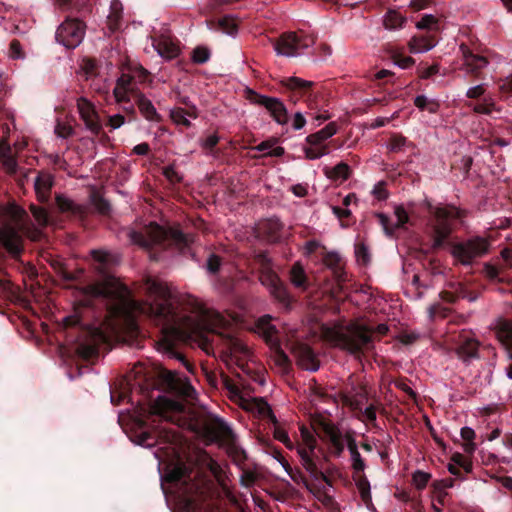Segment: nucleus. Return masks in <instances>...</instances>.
<instances>
[{
  "label": "nucleus",
  "instance_id": "23",
  "mask_svg": "<svg viewBox=\"0 0 512 512\" xmlns=\"http://www.w3.org/2000/svg\"><path fill=\"white\" fill-rule=\"evenodd\" d=\"M54 185V177L47 171H39L34 180V189L37 199L41 203H48L52 187Z\"/></svg>",
  "mask_w": 512,
  "mask_h": 512
},
{
  "label": "nucleus",
  "instance_id": "51",
  "mask_svg": "<svg viewBox=\"0 0 512 512\" xmlns=\"http://www.w3.org/2000/svg\"><path fill=\"white\" fill-rule=\"evenodd\" d=\"M395 216L397 221L395 223L396 230L399 228H403L406 224L410 223V214L413 213L412 210L407 211L402 205L395 207Z\"/></svg>",
  "mask_w": 512,
  "mask_h": 512
},
{
  "label": "nucleus",
  "instance_id": "2",
  "mask_svg": "<svg viewBox=\"0 0 512 512\" xmlns=\"http://www.w3.org/2000/svg\"><path fill=\"white\" fill-rule=\"evenodd\" d=\"M132 243L148 250L152 260H159V251L174 249L186 255L190 253L191 244L194 242L192 234L183 233L179 227H163L155 222L142 227L140 230H132L129 233Z\"/></svg>",
  "mask_w": 512,
  "mask_h": 512
},
{
  "label": "nucleus",
  "instance_id": "61",
  "mask_svg": "<svg viewBox=\"0 0 512 512\" xmlns=\"http://www.w3.org/2000/svg\"><path fill=\"white\" fill-rule=\"evenodd\" d=\"M406 142L407 139L404 136L394 134L390 138L388 148L391 152H398L405 146Z\"/></svg>",
  "mask_w": 512,
  "mask_h": 512
},
{
  "label": "nucleus",
  "instance_id": "3",
  "mask_svg": "<svg viewBox=\"0 0 512 512\" xmlns=\"http://www.w3.org/2000/svg\"><path fill=\"white\" fill-rule=\"evenodd\" d=\"M388 330L386 324H379L374 329L354 320L347 324L326 327L323 330V335L333 346L360 359L366 352L374 348V333L386 335Z\"/></svg>",
  "mask_w": 512,
  "mask_h": 512
},
{
  "label": "nucleus",
  "instance_id": "6",
  "mask_svg": "<svg viewBox=\"0 0 512 512\" xmlns=\"http://www.w3.org/2000/svg\"><path fill=\"white\" fill-rule=\"evenodd\" d=\"M425 205L431 214V219L428 222V237L431 240L430 249L432 252H437L450 245L451 218L454 215L447 208H434L428 201H425Z\"/></svg>",
  "mask_w": 512,
  "mask_h": 512
},
{
  "label": "nucleus",
  "instance_id": "58",
  "mask_svg": "<svg viewBox=\"0 0 512 512\" xmlns=\"http://www.w3.org/2000/svg\"><path fill=\"white\" fill-rule=\"evenodd\" d=\"M432 492L437 498L438 502L444 503V498L447 496L446 487L444 486L443 480H436L432 483Z\"/></svg>",
  "mask_w": 512,
  "mask_h": 512
},
{
  "label": "nucleus",
  "instance_id": "33",
  "mask_svg": "<svg viewBox=\"0 0 512 512\" xmlns=\"http://www.w3.org/2000/svg\"><path fill=\"white\" fill-rule=\"evenodd\" d=\"M289 279L294 287L302 291H306L309 287V279L300 262L294 263L290 268Z\"/></svg>",
  "mask_w": 512,
  "mask_h": 512
},
{
  "label": "nucleus",
  "instance_id": "48",
  "mask_svg": "<svg viewBox=\"0 0 512 512\" xmlns=\"http://www.w3.org/2000/svg\"><path fill=\"white\" fill-rule=\"evenodd\" d=\"M91 201L96 210L102 215H109L111 212V205L109 201L100 196L98 193H93Z\"/></svg>",
  "mask_w": 512,
  "mask_h": 512
},
{
  "label": "nucleus",
  "instance_id": "25",
  "mask_svg": "<svg viewBox=\"0 0 512 512\" xmlns=\"http://www.w3.org/2000/svg\"><path fill=\"white\" fill-rule=\"evenodd\" d=\"M271 321L272 317L270 315H263L256 322V329L258 333L263 337L269 347L277 346V343L280 342L278 338V330Z\"/></svg>",
  "mask_w": 512,
  "mask_h": 512
},
{
  "label": "nucleus",
  "instance_id": "17",
  "mask_svg": "<svg viewBox=\"0 0 512 512\" xmlns=\"http://www.w3.org/2000/svg\"><path fill=\"white\" fill-rule=\"evenodd\" d=\"M88 289L92 296L103 298L111 302H125L126 298L129 297L128 289L120 286L113 279H107L104 282L91 285Z\"/></svg>",
  "mask_w": 512,
  "mask_h": 512
},
{
  "label": "nucleus",
  "instance_id": "30",
  "mask_svg": "<svg viewBox=\"0 0 512 512\" xmlns=\"http://www.w3.org/2000/svg\"><path fill=\"white\" fill-rule=\"evenodd\" d=\"M206 25L208 29L212 31H221L228 35H234L238 30V24L235 21V18L226 15L219 19H208L206 20Z\"/></svg>",
  "mask_w": 512,
  "mask_h": 512
},
{
  "label": "nucleus",
  "instance_id": "22",
  "mask_svg": "<svg viewBox=\"0 0 512 512\" xmlns=\"http://www.w3.org/2000/svg\"><path fill=\"white\" fill-rule=\"evenodd\" d=\"M297 364L308 371L315 372L319 369V360L312 348L306 344H298L294 349Z\"/></svg>",
  "mask_w": 512,
  "mask_h": 512
},
{
  "label": "nucleus",
  "instance_id": "52",
  "mask_svg": "<svg viewBox=\"0 0 512 512\" xmlns=\"http://www.w3.org/2000/svg\"><path fill=\"white\" fill-rule=\"evenodd\" d=\"M414 105L420 110H428L430 113H436L438 110V103L429 101L426 96L418 95L414 99Z\"/></svg>",
  "mask_w": 512,
  "mask_h": 512
},
{
  "label": "nucleus",
  "instance_id": "38",
  "mask_svg": "<svg viewBox=\"0 0 512 512\" xmlns=\"http://www.w3.org/2000/svg\"><path fill=\"white\" fill-rule=\"evenodd\" d=\"M322 438L326 440L330 446H333L344 440L341 431L331 422L320 423Z\"/></svg>",
  "mask_w": 512,
  "mask_h": 512
},
{
  "label": "nucleus",
  "instance_id": "19",
  "mask_svg": "<svg viewBox=\"0 0 512 512\" xmlns=\"http://www.w3.org/2000/svg\"><path fill=\"white\" fill-rule=\"evenodd\" d=\"M282 87L286 88L290 101L296 103L304 97L311 96V88L314 83L298 77H288L281 80Z\"/></svg>",
  "mask_w": 512,
  "mask_h": 512
},
{
  "label": "nucleus",
  "instance_id": "59",
  "mask_svg": "<svg viewBox=\"0 0 512 512\" xmlns=\"http://www.w3.org/2000/svg\"><path fill=\"white\" fill-rule=\"evenodd\" d=\"M279 462L281 463V465L283 466V468L289 474L293 481L299 482V480H301L303 483L307 484L306 478L304 477L303 473L300 470H297V472L294 473L291 465L285 458H282V460H279Z\"/></svg>",
  "mask_w": 512,
  "mask_h": 512
},
{
  "label": "nucleus",
  "instance_id": "4",
  "mask_svg": "<svg viewBox=\"0 0 512 512\" xmlns=\"http://www.w3.org/2000/svg\"><path fill=\"white\" fill-rule=\"evenodd\" d=\"M158 402L139 405L134 418V427L130 439L137 445L153 447L157 444H176L178 434L174 430L160 428L149 423L150 418L161 417L162 411Z\"/></svg>",
  "mask_w": 512,
  "mask_h": 512
},
{
  "label": "nucleus",
  "instance_id": "35",
  "mask_svg": "<svg viewBox=\"0 0 512 512\" xmlns=\"http://www.w3.org/2000/svg\"><path fill=\"white\" fill-rule=\"evenodd\" d=\"M407 22L406 16L397 9L389 8L383 16L382 24L387 30H398L404 27Z\"/></svg>",
  "mask_w": 512,
  "mask_h": 512
},
{
  "label": "nucleus",
  "instance_id": "31",
  "mask_svg": "<svg viewBox=\"0 0 512 512\" xmlns=\"http://www.w3.org/2000/svg\"><path fill=\"white\" fill-rule=\"evenodd\" d=\"M452 463L448 464V471L459 479H463L464 473L472 471V462L461 453H454L451 457Z\"/></svg>",
  "mask_w": 512,
  "mask_h": 512
},
{
  "label": "nucleus",
  "instance_id": "42",
  "mask_svg": "<svg viewBox=\"0 0 512 512\" xmlns=\"http://www.w3.org/2000/svg\"><path fill=\"white\" fill-rule=\"evenodd\" d=\"M451 287H453L454 290H444L440 292L439 296L443 301L453 304L458 299L467 297V291L461 284L451 285Z\"/></svg>",
  "mask_w": 512,
  "mask_h": 512
},
{
  "label": "nucleus",
  "instance_id": "13",
  "mask_svg": "<svg viewBox=\"0 0 512 512\" xmlns=\"http://www.w3.org/2000/svg\"><path fill=\"white\" fill-rule=\"evenodd\" d=\"M259 280L262 285L268 288L273 298L285 310H289L291 308L293 297L289 293L286 285L270 267H263L260 272Z\"/></svg>",
  "mask_w": 512,
  "mask_h": 512
},
{
  "label": "nucleus",
  "instance_id": "40",
  "mask_svg": "<svg viewBox=\"0 0 512 512\" xmlns=\"http://www.w3.org/2000/svg\"><path fill=\"white\" fill-rule=\"evenodd\" d=\"M122 13V3L119 0H112L110 4V12L107 16V25L111 31H116L119 29Z\"/></svg>",
  "mask_w": 512,
  "mask_h": 512
},
{
  "label": "nucleus",
  "instance_id": "34",
  "mask_svg": "<svg viewBox=\"0 0 512 512\" xmlns=\"http://www.w3.org/2000/svg\"><path fill=\"white\" fill-rule=\"evenodd\" d=\"M411 53H420L429 51L436 45L434 36L429 34L416 35L408 43Z\"/></svg>",
  "mask_w": 512,
  "mask_h": 512
},
{
  "label": "nucleus",
  "instance_id": "14",
  "mask_svg": "<svg viewBox=\"0 0 512 512\" xmlns=\"http://www.w3.org/2000/svg\"><path fill=\"white\" fill-rule=\"evenodd\" d=\"M167 480L178 488L179 498L188 512H195L198 507L197 499L193 495V490H197L195 484H189L186 481L184 468L177 467L167 475Z\"/></svg>",
  "mask_w": 512,
  "mask_h": 512
},
{
  "label": "nucleus",
  "instance_id": "62",
  "mask_svg": "<svg viewBox=\"0 0 512 512\" xmlns=\"http://www.w3.org/2000/svg\"><path fill=\"white\" fill-rule=\"evenodd\" d=\"M428 311H429L430 318H432V319L436 318V317L446 318L449 315V313L451 312V310L449 308L442 306L440 303L431 305L429 307Z\"/></svg>",
  "mask_w": 512,
  "mask_h": 512
},
{
  "label": "nucleus",
  "instance_id": "45",
  "mask_svg": "<svg viewBox=\"0 0 512 512\" xmlns=\"http://www.w3.org/2000/svg\"><path fill=\"white\" fill-rule=\"evenodd\" d=\"M272 422L274 423V431H273V435H274V438L278 441H280L281 443H283L286 448L288 449H293L294 448V444L293 442L291 441V439L289 438L287 432L278 425L277 423V419L275 416H272Z\"/></svg>",
  "mask_w": 512,
  "mask_h": 512
},
{
  "label": "nucleus",
  "instance_id": "20",
  "mask_svg": "<svg viewBox=\"0 0 512 512\" xmlns=\"http://www.w3.org/2000/svg\"><path fill=\"white\" fill-rule=\"evenodd\" d=\"M77 107L87 129L93 134L98 135L102 131V124L93 104L85 98H79L77 100Z\"/></svg>",
  "mask_w": 512,
  "mask_h": 512
},
{
  "label": "nucleus",
  "instance_id": "63",
  "mask_svg": "<svg viewBox=\"0 0 512 512\" xmlns=\"http://www.w3.org/2000/svg\"><path fill=\"white\" fill-rule=\"evenodd\" d=\"M438 23V20L435 16L431 14H425L420 21L417 22L416 27L418 29H433L434 26H436Z\"/></svg>",
  "mask_w": 512,
  "mask_h": 512
},
{
  "label": "nucleus",
  "instance_id": "11",
  "mask_svg": "<svg viewBox=\"0 0 512 512\" xmlns=\"http://www.w3.org/2000/svg\"><path fill=\"white\" fill-rule=\"evenodd\" d=\"M489 249V242L480 236L472 237L465 242L452 245L451 254L461 264L470 265L474 259L485 255Z\"/></svg>",
  "mask_w": 512,
  "mask_h": 512
},
{
  "label": "nucleus",
  "instance_id": "24",
  "mask_svg": "<svg viewBox=\"0 0 512 512\" xmlns=\"http://www.w3.org/2000/svg\"><path fill=\"white\" fill-rule=\"evenodd\" d=\"M55 204L61 213L68 216L83 219L86 217L87 210L83 205L76 204L64 194L55 195Z\"/></svg>",
  "mask_w": 512,
  "mask_h": 512
},
{
  "label": "nucleus",
  "instance_id": "21",
  "mask_svg": "<svg viewBox=\"0 0 512 512\" xmlns=\"http://www.w3.org/2000/svg\"><path fill=\"white\" fill-rule=\"evenodd\" d=\"M460 51L464 58V66L466 71L476 78L481 77V70L488 65V60L486 57L474 54L470 48L465 45H460Z\"/></svg>",
  "mask_w": 512,
  "mask_h": 512
},
{
  "label": "nucleus",
  "instance_id": "36",
  "mask_svg": "<svg viewBox=\"0 0 512 512\" xmlns=\"http://www.w3.org/2000/svg\"><path fill=\"white\" fill-rule=\"evenodd\" d=\"M154 47L161 57L168 60L176 58L180 52L179 47L166 37H161L160 39L156 40Z\"/></svg>",
  "mask_w": 512,
  "mask_h": 512
},
{
  "label": "nucleus",
  "instance_id": "46",
  "mask_svg": "<svg viewBox=\"0 0 512 512\" xmlns=\"http://www.w3.org/2000/svg\"><path fill=\"white\" fill-rule=\"evenodd\" d=\"M30 212L39 226L45 227L49 224L50 217L48 211L45 208L31 204Z\"/></svg>",
  "mask_w": 512,
  "mask_h": 512
},
{
  "label": "nucleus",
  "instance_id": "39",
  "mask_svg": "<svg viewBox=\"0 0 512 512\" xmlns=\"http://www.w3.org/2000/svg\"><path fill=\"white\" fill-rule=\"evenodd\" d=\"M324 264L333 270L334 276L337 281H345L344 270L340 265L341 258L336 252H327L323 257Z\"/></svg>",
  "mask_w": 512,
  "mask_h": 512
},
{
  "label": "nucleus",
  "instance_id": "18",
  "mask_svg": "<svg viewBox=\"0 0 512 512\" xmlns=\"http://www.w3.org/2000/svg\"><path fill=\"white\" fill-rule=\"evenodd\" d=\"M3 214L21 229L29 238L36 241L40 237V231L33 227L27 212L16 204L4 208Z\"/></svg>",
  "mask_w": 512,
  "mask_h": 512
},
{
  "label": "nucleus",
  "instance_id": "7",
  "mask_svg": "<svg viewBox=\"0 0 512 512\" xmlns=\"http://www.w3.org/2000/svg\"><path fill=\"white\" fill-rule=\"evenodd\" d=\"M201 430L205 438L212 442H224L229 445L231 455L236 461L246 459V453L235 443L236 436L232 429L221 418L208 417L201 423Z\"/></svg>",
  "mask_w": 512,
  "mask_h": 512
},
{
  "label": "nucleus",
  "instance_id": "28",
  "mask_svg": "<svg viewBox=\"0 0 512 512\" xmlns=\"http://www.w3.org/2000/svg\"><path fill=\"white\" fill-rule=\"evenodd\" d=\"M134 102L146 120L151 122L162 121V116L157 112L152 102L144 94L137 93L134 97Z\"/></svg>",
  "mask_w": 512,
  "mask_h": 512
},
{
  "label": "nucleus",
  "instance_id": "50",
  "mask_svg": "<svg viewBox=\"0 0 512 512\" xmlns=\"http://www.w3.org/2000/svg\"><path fill=\"white\" fill-rule=\"evenodd\" d=\"M339 398L343 405L349 407L354 411H361V402H357L356 398L352 395V389L350 391L343 390L339 393Z\"/></svg>",
  "mask_w": 512,
  "mask_h": 512
},
{
  "label": "nucleus",
  "instance_id": "26",
  "mask_svg": "<svg viewBox=\"0 0 512 512\" xmlns=\"http://www.w3.org/2000/svg\"><path fill=\"white\" fill-rule=\"evenodd\" d=\"M458 344L456 347V353L463 361H468L472 358L478 357V346L479 343L467 333L459 335Z\"/></svg>",
  "mask_w": 512,
  "mask_h": 512
},
{
  "label": "nucleus",
  "instance_id": "15",
  "mask_svg": "<svg viewBox=\"0 0 512 512\" xmlns=\"http://www.w3.org/2000/svg\"><path fill=\"white\" fill-rule=\"evenodd\" d=\"M0 248L16 262L23 264L21 260L24 253V241L18 230L9 224L0 227Z\"/></svg>",
  "mask_w": 512,
  "mask_h": 512
},
{
  "label": "nucleus",
  "instance_id": "64",
  "mask_svg": "<svg viewBox=\"0 0 512 512\" xmlns=\"http://www.w3.org/2000/svg\"><path fill=\"white\" fill-rule=\"evenodd\" d=\"M498 86L502 94L512 95V74L503 79H500Z\"/></svg>",
  "mask_w": 512,
  "mask_h": 512
},
{
  "label": "nucleus",
  "instance_id": "12",
  "mask_svg": "<svg viewBox=\"0 0 512 512\" xmlns=\"http://www.w3.org/2000/svg\"><path fill=\"white\" fill-rule=\"evenodd\" d=\"M338 126L330 122L321 130L306 137L308 147H304L305 158L308 160L319 159L329 153V147L324 142L337 133Z\"/></svg>",
  "mask_w": 512,
  "mask_h": 512
},
{
  "label": "nucleus",
  "instance_id": "16",
  "mask_svg": "<svg viewBox=\"0 0 512 512\" xmlns=\"http://www.w3.org/2000/svg\"><path fill=\"white\" fill-rule=\"evenodd\" d=\"M162 385L168 392L184 399H195L196 390L190 381L180 374L165 371L161 375Z\"/></svg>",
  "mask_w": 512,
  "mask_h": 512
},
{
  "label": "nucleus",
  "instance_id": "55",
  "mask_svg": "<svg viewBox=\"0 0 512 512\" xmlns=\"http://www.w3.org/2000/svg\"><path fill=\"white\" fill-rule=\"evenodd\" d=\"M495 107V103L491 98H484L481 103H477L473 107V111L478 114L490 115Z\"/></svg>",
  "mask_w": 512,
  "mask_h": 512
},
{
  "label": "nucleus",
  "instance_id": "49",
  "mask_svg": "<svg viewBox=\"0 0 512 512\" xmlns=\"http://www.w3.org/2000/svg\"><path fill=\"white\" fill-rule=\"evenodd\" d=\"M356 485L363 501L371 500L370 483L365 475L359 473L356 478Z\"/></svg>",
  "mask_w": 512,
  "mask_h": 512
},
{
  "label": "nucleus",
  "instance_id": "32",
  "mask_svg": "<svg viewBox=\"0 0 512 512\" xmlns=\"http://www.w3.org/2000/svg\"><path fill=\"white\" fill-rule=\"evenodd\" d=\"M283 223L278 218H270L261 224V231L266 239L271 243H277L281 240Z\"/></svg>",
  "mask_w": 512,
  "mask_h": 512
},
{
  "label": "nucleus",
  "instance_id": "37",
  "mask_svg": "<svg viewBox=\"0 0 512 512\" xmlns=\"http://www.w3.org/2000/svg\"><path fill=\"white\" fill-rule=\"evenodd\" d=\"M496 335L505 347L509 359L512 360V321H502L498 325Z\"/></svg>",
  "mask_w": 512,
  "mask_h": 512
},
{
  "label": "nucleus",
  "instance_id": "1",
  "mask_svg": "<svg viewBox=\"0 0 512 512\" xmlns=\"http://www.w3.org/2000/svg\"><path fill=\"white\" fill-rule=\"evenodd\" d=\"M142 290L147 299L143 302L130 299L129 305L161 326L159 349L181 360L189 372L194 373L195 366L176 350L178 343L197 345L207 355L215 356L219 352L225 361L244 367L249 349L225 331L227 321L222 315L205 308H200L195 316L182 315L172 304L168 287L151 277L144 279Z\"/></svg>",
  "mask_w": 512,
  "mask_h": 512
},
{
  "label": "nucleus",
  "instance_id": "54",
  "mask_svg": "<svg viewBox=\"0 0 512 512\" xmlns=\"http://www.w3.org/2000/svg\"><path fill=\"white\" fill-rule=\"evenodd\" d=\"M210 59V51L203 46L196 47L192 52V61L196 64H204Z\"/></svg>",
  "mask_w": 512,
  "mask_h": 512
},
{
  "label": "nucleus",
  "instance_id": "44",
  "mask_svg": "<svg viewBox=\"0 0 512 512\" xmlns=\"http://www.w3.org/2000/svg\"><path fill=\"white\" fill-rule=\"evenodd\" d=\"M461 437L464 440L463 449L468 454H473L476 449V444L473 442L475 432L470 427H463L460 431Z\"/></svg>",
  "mask_w": 512,
  "mask_h": 512
},
{
  "label": "nucleus",
  "instance_id": "10",
  "mask_svg": "<svg viewBox=\"0 0 512 512\" xmlns=\"http://www.w3.org/2000/svg\"><path fill=\"white\" fill-rule=\"evenodd\" d=\"M245 95L250 103L264 107L278 124L286 125L288 123L287 108L279 98L262 95L251 88H246Z\"/></svg>",
  "mask_w": 512,
  "mask_h": 512
},
{
  "label": "nucleus",
  "instance_id": "57",
  "mask_svg": "<svg viewBox=\"0 0 512 512\" xmlns=\"http://www.w3.org/2000/svg\"><path fill=\"white\" fill-rule=\"evenodd\" d=\"M222 264V258L214 253L209 254L206 261V269L210 274H217Z\"/></svg>",
  "mask_w": 512,
  "mask_h": 512
},
{
  "label": "nucleus",
  "instance_id": "8",
  "mask_svg": "<svg viewBox=\"0 0 512 512\" xmlns=\"http://www.w3.org/2000/svg\"><path fill=\"white\" fill-rule=\"evenodd\" d=\"M301 437L302 443H298L296 447L301 465L314 479L327 481L326 475L318 468L315 460L316 438L304 427L301 429Z\"/></svg>",
  "mask_w": 512,
  "mask_h": 512
},
{
  "label": "nucleus",
  "instance_id": "60",
  "mask_svg": "<svg viewBox=\"0 0 512 512\" xmlns=\"http://www.w3.org/2000/svg\"><path fill=\"white\" fill-rule=\"evenodd\" d=\"M171 118L176 124H181L185 127L191 126V122L186 118L183 108H175L171 110Z\"/></svg>",
  "mask_w": 512,
  "mask_h": 512
},
{
  "label": "nucleus",
  "instance_id": "27",
  "mask_svg": "<svg viewBox=\"0 0 512 512\" xmlns=\"http://www.w3.org/2000/svg\"><path fill=\"white\" fill-rule=\"evenodd\" d=\"M0 166L9 176H16L19 171L16 156L6 141L0 143Z\"/></svg>",
  "mask_w": 512,
  "mask_h": 512
},
{
  "label": "nucleus",
  "instance_id": "41",
  "mask_svg": "<svg viewBox=\"0 0 512 512\" xmlns=\"http://www.w3.org/2000/svg\"><path fill=\"white\" fill-rule=\"evenodd\" d=\"M132 78L133 76L131 77L129 75L123 74L117 80V85L113 91L117 102L121 103L128 101L127 92L129 90V86L131 85Z\"/></svg>",
  "mask_w": 512,
  "mask_h": 512
},
{
  "label": "nucleus",
  "instance_id": "5",
  "mask_svg": "<svg viewBox=\"0 0 512 512\" xmlns=\"http://www.w3.org/2000/svg\"><path fill=\"white\" fill-rule=\"evenodd\" d=\"M63 11L76 12L80 17L67 16L56 31V40L66 48L77 47L86 33L85 17L92 10L91 0H56Z\"/></svg>",
  "mask_w": 512,
  "mask_h": 512
},
{
  "label": "nucleus",
  "instance_id": "53",
  "mask_svg": "<svg viewBox=\"0 0 512 512\" xmlns=\"http://www.w3.org/2000/svg\"><path fill=\"white\" fill-rule=\"evenodd\" d=\"M375 216L378 219L379 224L383 227L385 234L389 237L394 236L396 227L395 223L393 224L391 222L389 216L382 212L376 213Z\"/></svg>",
  "mask_w": 512,
  "mask_h": 512
},
{
  "label": "nucleus",
  "instance_id": "47",
  "mask_svg": "<svg viewBox=\"0 0 512 512\" xmlns=\"http://www.w3.org/2000/svg\"><path fill=\"white\" fill-rule=\"evenodd\" d=\"M271 350L274 354V361L275 364L286 369L290 366V360L288 355L284 352V350L281 348L280 342L277 343V346H271Z\"/></svg>",
  "mask_w": 512,
  "mask_h": 512
},
{
  "label": "nucleus",
  "instance_id": "9",
  "mask_svg": "<svg viewBox=\"0 0 512 512\" xmlns=\"http://www.w3.org/2000/svg\"><path fill=\"white\" fill-rule=\"evenodd\" d=\"M315 37L303 30L283 33L274 43L277 54L287 57L296 56L300 51L311 47Z\"/></svg>",
  "mask_w": 512,
  "mask_h": 512
},
{
  "label": "nucleus",
  "instance_id": "56",
  "mask_svg": "<svg viewBox=\"0 0 512 512\" xmlns=\"http://www.w3.org/2000/svg\"><path fill=\"white\" fill-rule=\"evenodd\" d=\"M430 479H431V474L421 471V470H417L413 474V483L416 486V488L419 490L424 489L427 486Z\"/></svg>",
  "mask_w": 512,
  "mask_h": 512
},
{
  "label": "nucleus",
  "instance_id": "29",
  "mask_svg": "<svg viewBox=\"0 0 512 512\" xmlns=\"http://www.w3.org/2000/svg\"><path fill=\"white\" fill-rule=\"evenodd\" d=\"M49 264L57 276L60 277V279L65 283H72L77 281L83 273V270L81 269L76 273L70 272L68 270L67 264L58 257H51L49 259Z\"/></svg>",
  "mask_w": 512,
  "mask_h": 512
},
{
  "label": "nucleus",
  "instance_id": "43",
  "mask_svg": "<svg viewBox=\"0 0 512 512\" xmlns=\"http://www.w3.org/2000/svg\"><path fill=\"white\" fill-rule=\"evenodd\" d=\"M350 166L345 162H340L331 169H326L325 173L329 178L334 180H347L350 176Z\"/></svg>",
  "mask_w": 512,
  "mask_h": 512
}]
</instances>
